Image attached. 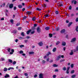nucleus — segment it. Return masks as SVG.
<instances>
[{
	"label": "nucleus",
	"instance_id": "obj_24",
	"mask_svg": "<svg viewBox=\"0 0 78 78\" xmlns=\"http://www.w3.org/2000/svg\"><path fill=\"white\" fill-rule=\"evenodd\" d=\"M65 61V59H62L60 60V62H64Z\"/></svg>",
	"mask_w": 78,
	"mask_h": 78
},
{
	"label": "nucleus",
	"instance_id": "obj_60",
	"mask_svg": "<svg viewBox=\"0 0 78 78\" xmlns=\"http://www.w3.org/2000/svg\"><path fill=\"white\" fill-rule=\"evenodd\" d=\"M58 58L59 59L60 58H61V55H59L58 56Z\"/></svg>",
	"mask_w": 78,
	"mask_h": 78
},
{
	"label": "nucleus",
	"instance_id": "obj_34",
	"mask_svg": "<svg viewBox=\"0 0 78 78\" xmlns=\"http://www.w3.org/2000/svg\"><path fill=\"white\" fill-rule=\"evenodd\" d=\"M59 27H57V28L55 29V30L57 31H59Z\"/></svg>",
	"mask_w": 78,
	"mask_h": 78
},
{
	"label": "nucleus",
	"instance_id": "obj_40",
	"mask_svg": "<svg viewBox=\"0 0 78 78\" xmlns=\"http://www.w3.org/2000/svg\"><path fill=\"white\" fill-rule=\"evenodd\" d=\"M74 72H75V70H72L71 71V73H74Z\"/></svg>",
	"mask_w": 78,
	"mask_h": 78
},
{
	"label": "nucleus",
	"instance_id": "obj_20",
	"mask_svg": "<svg viewBox=\"0 0 78 78\" xmlns=\"http://www.w3.org/2000/svg\"><path fill=\"white\" fill-rule=\"evenodd\" d=\"M18 7L19 8H20V9H21V8H22V5H18Z\"/></svg>",
	"mask_w": 78,
	"mask_h": 78
},
{
	"label": "nucleus",
	"instance_id": "obj_63",
	"mask_svg": "<svg viewBox=\"0 0 78 78\" xmlns=\"http://www.w3.org/2000/svg\"><path fill=\"white\" fill-rule=\"evenodd\" d=\"M46 4H44L43 5V7H46Z\"/></svg>",
	"mask_w": 78,
	"mask_h": 78
},
{
	"label": "nucleus",
	"instance_id": "obj_7",
	"mask_svg": "<svg viewBox=\"0 0 78 78\" xmlns=\"http://www.w3.org/2000/svg\"><path fill=\"white\" fill-rule=\"evenodd\" d=\"M65 31H66V30L65 29H63L61 30V31H60V33L62 34V33H64Z\"/></svg>",
	"mask_w": 78,
	"mask_h": 78
},
{
	"label": "nucleus",
	"instance_id": "obj_19",
	"mask_svg": "<svg viewBox=\"0 0 78 78\" xmlns=\"http://www.w3.org/2000/svg\"><path fill=\"white\" fill-rule=\"evenodd\" d=\"M9 62H10V63H12V60L11 59H9L8 60Z\"/></svg>",
	"mask_w": 78,
	"mask_h": 78
},
{
	"label": "nucleus",
	"instance_id": "obj_9",
	"mask_svg": "<svg viewBox=\"0 0 78 78\" xmlns=\"http://www.w3.org/2000/svg\"><path fill=\"white\" fill-rule=\"evenodd\" d=\"M5 78H9V75L7 74H6L5 76H4Z\"/></svg>",
	"mask_w": 78,
	"mask_h": 78
},
{
	"label": "nucleus",
	"instance_id": "obj_17",
	"mask_svg": "<svg viewBox=\"0 0 78 78\" xmlns=\"http://www.w3.org/2000/svg\"><path fill=\"white\" fill-rule=\"evenodd\" d=\"M3 70L4 72H6L8 70V69L6 68H4Z\"/></svg>",
	"mask_w": 78,
	"mask_h": 78
},
{
	"label": "nucleus",
	"instance_id": "obj_18",
	"mask_svg": "<svg viewBox=\"0 0 78 78\" xmlns=\"http://www.w3.org/2000/svg\"><path fill=\"white\" fill-rule=\"evenodd\" d=\"M36 17H33V18H32V20H33V21H35L36 20Z\"/></svg>",
	"mask_w": 78,
	"mask_h": 78
},
{
	"label": "nucleus",
	"instance_id": "obj_4",
	"mask_svg": "<svg viewBox=\"0 0 78 78\" xmlns=\"http://www.w3.org/2000/svg\"><path fill=\"white\" fill-rule=\"evenodd\" d=\"M39 78H44V76L43 75V74L40 73V74H39Z\"/></svg>",
	"mask_w": 78,
	"mask_h": 78
},
{
	"label": "nucleus",
	"instance_id": "obj_47",
	"mask_svg": "<svg viewBox=\"0 0 78 78\" xmlns=\"http://www.w3.org/2000/svg\"><path fill=\"white\" fill-rule=\"evenodd\" d=\"M51 53L50 52H48V54L46 55V56H49V55H50Z\"/></svg>",
	"mask_w": 78,
	"mask_h": 78
},
{
	"label": "nucleus",
	"instance_id": "obj_62",
	"mask_svg": "<svg viewBox=\"0 0 78 78\" xmlns=\"http://www.w3.org/2000/svg\"><path fill=\"white\" fill-rule=\"evenodd\" d=\"M37 75L35 74L34 76V78H36V77H37Z\"/></svg>",
	"mask_w": 78,
	"mask_h": 78
},
{
	"label": "nucleus",
	"instance_id": "obj_51",
	"mask_svg": "<svg viewBox=\"0 0 78 78\" xmlns=\"http://www.w3.org/2000/svg\"><path fill=\"white\" fill-rule=\"evenodd\" d=\"M42 62L43 63V64H45V60H43L42 61Z\"/></svg>",
	"mask_w": 78,
	"mask_h": 78
},
{
	"label": "nucleus",
	"instance_id": "obj_23",
	"mask_svg": "<svg viewBox=\"0 0 78 78\" xmlns=\"http://www.w3.org/2000/svg\"><path fill=\"white\" fill-rule=\"evenodd\" d=\"M7 51H8V52H10L11 51L10 50H11V48H8L7 49Z\"/></svg>",
	"mask_w": 78,
	"mask_h": 78
},
{
	"label": "nucleus",
	"instance_id": "obj_56",
	"mask_svg": "<svg viewBox=\"0 0 78 78\" xmlns=\"http://www.w3.org/2000/svg\"><path fill=\"white\" fill-rule=\"evenodd\" d=\"M49 62L51 63V62H53V60H51L50 61H49Z\"/></svg>",
	"mask_w": 78,
	"mask_h": 78
},
{
	"label": "nucleus",
	"instance_id": "obj_42",
	"mask_svg": "<svg viewBox=\"0 0 78 78\" xmlns=\"http://www.w3.org/2000/svg\"><path fill=\"white\" fill-rule=\"evenodd\" d=\"M22 30V27H19L18 28V30Z\"/></svg>",
	"mask_w": 78,
	"mask_h": 78
},
{
	"label": "nucleus",
	"instance_id": "obj_64",
	"mask_svg": "<svg viewBox=\"0 0 78 78\" xmlns=\"http://www.w3.org/2000/svg\"><path fill=\"white\" fill-rule=\"evenodd\" d=\"M56 75H54L53 76V78H56Z\"/></svg>",
	"mask_w": 78,
	"mask_h": 78
},
{
	"label": "nucleus",
	"instance_id": "obj_49",
	"mask_svg": "<svg viewBox=\"0 0 78 78\" xmlns=\"http://www.w3.org/2000/svg\"><path fill=\"white\" fill-rule=\"evenodd\" d=\"M55 72H58V69H55Z\"/></svg>",
	"mask_w": 78,
	"mask_h": 78
},
{
	"label": "nucleus",
	"instance_id": "obj_58",
	"mask_svg": "<svg viewBox=\"0 0 78 78\" xmlns=\"http://www.w3.org/2000/svg\"><path fill=\"white\" fill-rule=\"evenodd\" d=\"M76 51H78V46H77L76 47Z\"/></svg>",
	"mask_w": 78,
	"mask_h": 78
},
{
	"label": "nucleus",
	"instance_id": "obj_21",
	"mask_svg": "<svg viewBox=\"0 0 78 78\" xmlns=\"http://www.w3.org/2000/svg\"><path fill=\"white\" fill-rule=\"evenodd\" d=\"M49 36L50 37H51L53 36V34H49Z\"/></svg>",
	"mask_w": 78,
	"mask_h": 78
},
{
	"label": "nucleus",
	"instance_id": "obj_57",
	"mask_svg": "<svg viewBox=\"0 0 78 78\" xmlns=\"http://www.w3.org/2000/svg\"><path fill=\"white\" fill-rule=\"evenodd\" d=\"M27 16H25L23 17V19H27Z\"/></svg>",
	"mask_w": 78,
	"mask_h": 78
},
{
	"label": "nucleus",
	"instance_id": "obj_39",
	"mask_svg": "<svg viewBox=\"0 0 78 78\" xmlns=\"http://www.w3.org/2000/svg\"><path fill=\"white\" fill-rule=\"evenodd\" d=\"M55 13L56 14H59V12L58 11H55Z\"/></svg>",
	"mask_w": 78,
	"mask_h": 78
},
{
	"label": "nucleus",
	"instance_id": "obj_8",
	"mask_svg": "<svg viewBox=\"0 0 78 78\" xmlns=\"http://www.w3.org/2000/svg\"><path fill=\"white\" fill-rule=\"evenodd\" d=\"M26 14H28V15L29 16H30V14H31V12L29 11H27L26 12Z\"/></svg>",
	"mask_w": 78,
	"mask_h": 78
},
{
	"label": "nucleus",
	"instance_id": "obj_36",
	"mask_svg": "<svg viewBox=\"0 0 78 78\" xmlns=\"http://www.w3.org/2000/svg\"><path fill=\"white\" fill-rule=\"evenodd\" d=\"M34 33H35V31H33L31 32L30 34H34Z\"/></svg>",
	"mask_w": 78,
	"mask_h": 78
},
{
	"label": "nucleus",
	"instance_id": "obj_15",
	"mask_svg": "<svg viewBox=\"0 0 78 78\" xmlns=\"http://www.w3.org/2000/svg\"><path fill=\"white\" fill-rule=\"evenodd\" d=\"M71 52H70L69 55H73V50H71Z\"/></svg>",
	"mask_w": 78,
	"mask_h": 78
},
{
	"label": "nucleus",
	"instance_id": "obj_11",
	"mask_svg": "<svg viewBox=\"0 0 78 78\" xmlns=\"http://www.w3.org/2000/svg\"><path fill=\"white\" fill-rule=\"evenodd\" d=\"M72 23H73L72 22L69 23V24H68V27H70L71 26V25H72Z\"/></svg>",
	"mask_w": 78,
	"mask_h": 78
},
{
	"label": "nucleus",
	"instance_id": "obj_50",
	"mask_svg": "<svg viewBox=\"0 0 78 78\" xmlns=\"http://www.w3.org/2000/svg\"><path fill=\"white\" fill-rule=\"evenodd\" d=\"M70 67L69 66H68L67 67V70H69V69H70Z\"/></svg>",
	"mask_w": 78,
	"mask_h": 78
},
{
	"label": "nucleus",
	"instance_id": "obj_22",
	"mask_svg": "<svg viewBox=\"0 0 78 78\" xmlns=\"http://www.w3.org/2000/svg\"><path fill=\"white\" fill-rule=\"evenodd\" d=\"M62 70L64 71H66V70H67V68H66V67H64L62 69Z\"/></svg>",
	"mask_w": 78,
	"mask_h": 78
},
{
	"label": "nucleus",
	"instance_id": "obj_35",
	"mask_svg": "<svg viewBox=\"0 0 78 78\" xmlns=\"http://www.w3.org/2000/svg\"><path fill=\"white\" fill-rule=\"evenodd\" d=\"M37 10H38V11H41L42 10V9H40L39 8H37L36 9Z\"/></svg>",
	"mask_w": 78,
	"mask_h": 78
},
{
	"label": "nucleus",
	"instance_id": "obj_38",
	"mask_svg": "<svg viewBox=\"0 0 78 78\" xmlns=\"http://www.w3.org/2000/svg\"><path fill=\"white\" fill-rule=\"evenodd\" d=\"M69 10L72 9V6L71 5L69 6Z\"/></svg>",
	"mask_w": 78,
	"mask_h": 78
},
{
	"label": "nucleus",
	"instance_id": "obj_13",
	"mask_svg": "<svg viewBox=\"0 0 78 78\" xmlns=\"http://www.w3.org/2000/svg\"><path fill=\"white\" fill-rule=\"evenodd\" d=\"M66 45V42H62V45H63V46H65Z\"/></svg>",
	"mask_w": 78,
	"mask_h": 78
},
{
	"label": "nucleus",
	"instance_id": "obj_48",
	"mask_svg": "<svg viewBox=\"0 0 78 78\" xmlns=\"http://www.w3.org/2000/svg\"><path fill=\"white\" fill-rule=\"evenodd\" d=\"M20 25V23H17L16 24V26H19V25Z\"/></svg>",
	"mask_w": 78,
	"mask_h": 78
},
{
	"label": "nucleus",
	"instance_id": "obj_12",
	"mask_svg": "<svg viewBox=\"0 0 78 78\" xmlns=\"http://www.w3.org/2000/svg\"><path fill=\"white\" fill-rule=\"evenodd\" d=\"M45 30H49L50 29V28L49 27H46L45 28Z\"/></svg>",
	"mask_w": 78,
	"mask_h": 78
},
{
	"label": "nucleus",
	"instance_id": "obj_37",
	"mask_svg": "<svg viewBox=\"0 0 78 78\" xmlns=\"http://www.w3.org/2000/svg\"><path fill=\"white\" fill-rule=\"evenodd\" d=\"M16 64V61H14L13 62V63H12V64H13V65H15V64Z\"/></svg>",
	"mask_w": 78,
	"mask_h": 78
},
{
	"label": "nucleus",
	"instance_id": "obj_32",
	"mask_svg": "<svg viewBox=\"0 0 78 78\" xmlns=\"http://www.w3.org/2000/svg\"><path fill=\"white\" fill-rule=\"evenodd\" d=\"M11 69H14L13 68L10 67L8 69V70H11Z\"/></svg>",
	"mask_w": 78,
	"mask_h": 78
},
{
	"label": "nucleus",
	"instance_id": "obj_10",
	"mask_svg": "<svg viewBox=\"0 0 78 78\" xmlns=\"http://www.w3.org/2000/svg\"><path fill=\"white\" fill-rule=\"evenodd\" d=\"M31 31V30H28L27 32V34H29L30 33Z\"/></svg>",
	"mask_w": 78,
	"mask_h": 78
},
{
	"label": "nucleus",
	"instance_id": "obj_54",
	"mask_svg": "<svg viewBox=\"0 0 78 78\" xmlns=\"http://www.w3.org/2000/svg\"><path fill=\"white\" fill-rule=\"evenodd\" d=\"M76 22H78V17H77L76 18Z\"/></svg>",
	"mask_w": 78,
	"mask_h": 78
},
{
	"label": "nucleus",
	"instance_id": "obj_29",
	"mask_svg": "<svg viewBox=\"0 0 78 78\" xmlns=\"http://www.w3.org/2000/svg\"><path fill=\"white\" fill-rule=\"evenodd\" d=\"M19 53L20 54H22V53H23V51H20L19 52Z\"/></svg>",
	"mask_w": 78,
	"mask_h": 78
},
{
	"label": "nucleus",
	"instance_id": "obj_44",
	"mask_svg": "<svg viewBox=\"0 0 78 78\" xmlns=\"http://www.w3.org/2000/svg\"><path fill=\"white\" fill-rule=\"evenodd\" d=\"M69 70H66V73H67V74H69Z\"/></svg>",
	"mask_w": 78,
	"mask_h": 78
},
{
	"label": "nucleus",
	"instance_id": "obj_31",
	"mask_svg": "<svg viewBox=\"0 0 78 78\" xmlns=\"http://www.w3.org/2000/svg\"><path fill=\"white\" fill-rule=\"evenodd\" d=\"M21 35L23 36H25V35H24V32H22Z\"/></svg>",
	"mask_w": 78,
	"mask_h": 78
},
{
	"label": "nucleus",
	"instance_id": "obj_59",
	"mask_svg": "<svg viewBox=\"0 0 78 78\" xmlns=\"http://www.w3.org/2000/svg\"><path fill=\"white\" fill-rule=\"evenodd\" d=\"M34 27H37V24H34Z\"/></svg>",
	"mask_w": 78,
	"mask_h": 78
},
{
	"label": "nucleus",
	"instance_id": "obj_52",
	"mask_svg": "<svg viewBox=\"0 0 78 78\" xmlns=\"http://www.w3.org/2000/svg\"><path fill=\"white\" fill-rule=\"evenodd\" d=\"M10 22H11V23H13V22H14V20H10Z\"/></svg>",
	"mask_w": 78,
	"mask_h": 78
},
{
	"label": "nucleus",
	"instance_id": "obj_14",
	"mask_svg": "<svg viewBox=\"0 0 78 78\" xmlns=\"http://www.w3.org/2000/svg\"><path fill=\"white\" fill-rule=\"evenodd\" d=\"M56 50V48H54L52 50L53 52H55Z\"/></svg>",
	"mask_w": 78,
	"mask_h": 78
},
{
	"label": "nucleus",
	"instance_id": "obj_53",
	"mask_svg": "<svg viewBox=\"0 0 78 78\" xmlns=\"http://www.w3.org/2000/svg\"><path fill=\"white\" fill-rule=\"evenodd\" d=\"M22 11H25V8H23L22 9Z\"/></svg>",
	"mask_w": 78,
	"mask_h": 78
},
{
	"label": "nucleus",
	"instance_id": "obj_45",
	"mask_svg": "<svg viewBox=\"0 0 78 78\" xmlns=\"http://www.w3.org/2000/svg\"><path fill=\"white\" fill-rule=\"evenodd\" d=\"M74 67V65H73V64H72L71 65V68H73Z\"/></svg>",
	"mask_w": 78,
	"mask_h": 78
},
{
	"label": "nucleus",
	"instance_id": "obj_27",
	"mask_svg": "<svg viewBox=\"0 0 78 78\" xmlns=\"http://www.w3.org/2000/svg\"><path fill=\"white\" fill-rule=\"evenodd\" d=\"M13 32V33L16 34L17 33V30H14Z\"/></svg>",
	"mask_w": 78,
	"mask_h": 78
},
{
	"label": "nucleus",
	"instance_id": "obj_46",
	"mask_svg": "<svg viewBox=\"0 0 78 78\" xmlns=\"http://www.w3.org/2000/svg\"><path fill=\"white\" fill-rule=\"evenodd\" d=\"M77 3V2L76 1H75L74 2V5H76Z\"/></svg>",
	"mask_w": 78,
	"mask_h": 78
},
{
	"label": "nucleus",
	"instance_id": "obj_26",
	"mask_svg": "<svg viewBox=\"0 0 78 78\" xmlns=\"http://www.w3.org/2000/svg\"><path fill=\"white\" fill-rule=\"evenodd\" d=\"M60 44V41H58L56 43V45H58V44Z\"/></svg>",
	"mask_w": 78,
	"mask_h": 78
},
{
	"label": "nucleus",
	"instance_id": "obj_25",
	"mask_svg": "<svg viewBox=\"0 0 78 78\" xmlns=\"http://www.w3.org/2000/svg\"><path fill=\"white\" fill-rule=\"evenodd\" d=\"M29 55H32V54H34V52L33 51H30L29 52Z\"/></svg>",
	"mask_w": 78,
	"mask_h": 78
},
{
	"label": "nucleus",
	"instance_id": "obj_43",
	"mask_svg": "<svg viewBox=\"0 0 78 78\" xmlns=\"http://www.w3.org/2000/svg\"><path fill=\"white\" fill-rule=\"evenodd\" d=\"M49 17V15H46L44 16V17Z\"/></svg>",
	"mask_w": 78,
	"mask_h": 78
},
{
	"label": "nucleus",
	"instance_id": "obj_2",
	"mask_svg": "<svg viewBox=\"0 0 78 78\" xmlns=\"http://www.w3.org/2000/svg\"><path fill=\"white\" fill-rule=\"evenodd\" d=\"M64 5V3L63 2H59V5H58V6L59 7H61V6H62Z\"/></svg>",
	"mask_w": 78,
	"mask_h": 78
},
{
	"label": "nucleus",
	"instance_id": "obj_41",
	"mask_svg": "<svg viewBox=\"0 0 78 78\" xmlns=\"http://www.w3.org/2000/svg\"><path fill=\"white\" fill-rule=\"evenodd\" d=\"M20 48H22V47H24V45H20Z\"/></svg>",
	"mask_w": 78,
	"mask_h": 78
},
{
	"label": "nucleus",
	"instance_id": "obj_5",
	"mask_svg": "<svg viewBox=\"0 0 78 78\" xmlns=\"http://www.w3.org/2000/svg\"><path fill=\"white\" fill-rule=\"evenodd\" d=\"M38 44L39 46H42L43 45V43L42 41H41L40 42L38 43Z\"/></svg>",
	"mask_w": 78,
	"mask_h": 78
},
{
	"label": "nucleus",
	"instance_id": "obj_30",
	"mask_svg": "<svg viewBox=\"0 0 78 78\" xmlns=\"http://www.w3.org/2000/svg\"><path fill=\"white\" fill-rule=\"evenodd\" d=\"M76 31H77V32H78V26L76 27Z\"/></svg>",
	"mask_w": 78,
	"mask_h": 78
},
{
	"label": "nucleus",
	"instance_id": "obj_6",
	"mask_svg": "<svg viewBox=\"0 0 78 78\" xmlns=\"http://www.w3.org/2000/svg\"><path fill=\"white\" fill-rule=\"evenodd\" d=\"M13 4H11L9 5V8L10 9H12V8H13Z\"/></svg>",
	"mask_w": 78,
	"mask_h": 78
},
{
	"label": "nucleus",
	"instance_id": "obj_61",
	"mask_svg": "<svg viewBox=\"0 0 78 78\" xmlns=\"http://www.w3.org/2000/svg\"><path fill=\"white\" fill-rule=\"evenodd\" d=\"M24 75L25 76H28V73H25Z\"/></svg>",
	"mask_w": 78,
	"mask_h": 78
},
{
	"label": "nucleus",
	"instance_id": "obj_55",
	"mask_svg": "<svg viewBox=\"0 0 78 78\" xmlns=\"http://www.w3.org/2000/svg\"><path fill=\"white\" fill-rule=\"evenodd\" d=\"M11 52H12V53H14V50L13 49H12L11 50Z\"/></svg>",
	"mask_w": 78,
	"mask_h": 78
},
{
	"label": "nucleus",
	"instance_id": "obj_33",
	"mask_svg": "<svg viewBox=\"0 0 78 78\" xmlns=\"http://www.w3.org/2000/svg\"><path fill=\"white\" fill-rule=\"evenodd\" d=\"M35 29L36 28L35 27H32L31 28V29L32 30H35Z\"/></svg>",
	"mask_w": 78,
	"mask_h": 78
},
{
	"label": "nucleus",
	"instance_id": "obj_16",
	"mask_svg": "<svg viewBox=\"0 0 78 78\" xmlns=\"http://www.w3.org/2000/svg\"><path fill=\"white\" fill-rule=\"evenodd\" d=\"M53 67H58V65H57L56 64H54L53 65Z\"/></svg>",
	"mask_w": 78,
	"mask_h": 78
},
{
	"label": "nucleus",
	"instance_id": "obj_3",
	"mask_svg": "<svg viewBox=\"0 0 78 78\" xmlns=\"http://www.w3.org/2000/svg\"><path fill=\"white\" fill-rule=\"evenodd\" d=\"M76 37L73 38L71 41V42H75V41H76Z\"/></svg>",
	"mask_w": 78,
	"mask_h": 78
},
{
	"label": "nucleus",
	"instance_id": "obj_28",
	"mask_svg": "<svg viewBox=\"0 0 78 78\" xmlns=\"http://www.w3.org/2000/svg\"><path fill=\"white\" fill-rule=\"evenodd\" d=\"M76 75H73L71 76V78H74L75 77H76Z\"/></svg>",
	"mask_w": 78,
	"mask_h": 78
},
{
	"label": "nucleus",
	"instance_id": "obj_1",
	"mask_svg": "<svg viewBox=\"0 0 78 78\" xmlns=\"http://www.w3.org/2000/svg\"><path fill=\"white\" fill-rule=\"evenodd\" d=\"M37 33H40L41 32V29L39 27H38L37 28Z\"/></svg>",
	"mask_w": 78,
	"mask_h": 78
}]
</instances>
